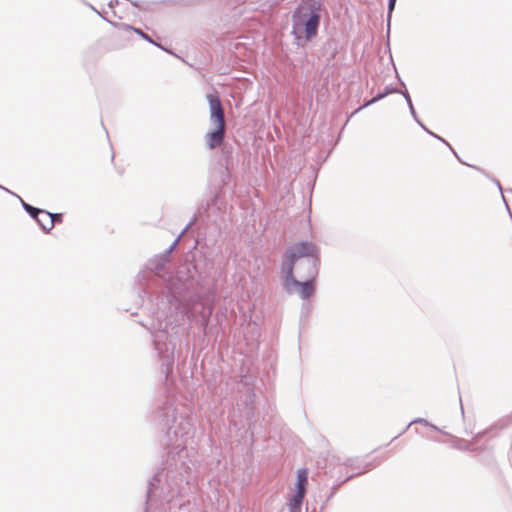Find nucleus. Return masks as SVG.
<instances>
[{
	"instance_id": "obj_38",
	"label": "nucleus",
	"mask_w": 512,
	"mask_h": 512,
	"mask_svg": "<svg viewBox=\"0 0 512 512\" xmlns=\"http://www.w3.org/2000/svg\"><path fill=\"white\" fill-rule=\"evenodd\" d=\"M178 509H179V512H188V510L184 504H180Z\"/></svg>"
},
{
	"instance_id": "obj_13",
	"label": "nucleus",
	"mask_w": 512,
	"mask_h": 512,
	"mask_svg": "<svg viewBox=\"0 0 512 512\" xmlns=\"http://www.w3.org/2000/svg\"><path fill=\"white\" fill-rule=\"evenodd\" d=\"M306 493L300 490H294L288 499V510H301Z\"/></svg>"
},
{
	"instance_id": "obj_31",
	"label": "nucleus",
	"mask_w": 512,
	"mask_h": 512,
	"mask_svg": "<svg viewBox=\"0 0 512 512\" xmlns=\"http://www.w3.org/2000/svg\"><path fill=\"white\" fill-rule=\"evenodd\" d=\"M416 123L418 124V126H419L423 131H425V132H426L427 134H429V135H432V132H433V131H431L427 126H425L421 120H418V122H416Z\"/></svg>"
},
{
	"instance_id": "obj_28",
	"label": "nucleus",
	"mask_w": 512,
	"mask_h": 512,
	"mask_svg": "<svg viewBox=\"0 0 512 512\" xmlns=\"http://www.w3.org/2000/svg\"><path fill=\"white\" fill-rule=\"evenodd\" d=\"M451 152H452V153H453V155L458 159V161H459L460 163H462V164H464V165H467V166H469V167H472L473 169H475V170H477V171L481 172L482 174H485V175H486L485 171H484L482 168L477 167V166H473V165H469V164H467L466 162H464V161L459 157V155L457 154V152H456L454 149H453V151H451Z\"/></svg>"
},
{
	"instance_id": "obj_44",
	"label": "nucleus",
	"mask_w": 512,
	"mask_h": 512,
	"mask_svg": "<svg viewBox=\"0 0 512 512\" xmlns=\"http://www.w3.org/2000/svg\"><path fill=\"white\" fill-rule=\"evenodd\" d=\"M460 405H461V412L462 414H464V408H463V405H462V401L460 400Z\"/></svg>"
},
{
	"instance_id": "obj_8",
	"label": "nucleus",
	"mask_w": 512,
	"mask_h": 512,
	"mask_svg": "<svg viewBox=\"0 0 512 512\" xmlns=\"http://www.w3.org/2000/svg\"><path fill=\"white\" fill-rule=\"evenodd\" d=\"M121 2H107L106 5H101L100 7H95L87 2V6L97 13L103 20L111 24L112 26L119 27L121 29V25L123 23H117L114 21V18L121 19L122 17L119 15V7Z\"/></svg>"
},
{
	"instance_id": "obj_16",
	"label": "nucleus",
	"mask_w": 512,
	"mask_h": 512,
	"mask_svg": "<svg viewBox=\"0 0 512 512\" xmlns=\"http://www.w3.org/2000/svg\"><path fill=\"white\" fill-rule=\"evenodd\" d=\"M362 472H356V473H352L350 475H348L347 477H345L344 479L338 481L336 484H334L330 490L327 492V494L325 495L327 497V500H331L335 494L338 492V490L340 489V487L342 485H344L346 482L350 481L351 479L357 477V476H360Z\"/></svg>"
},
{
	"instance_id": "obj_46",
	"label": "nucleus",
	"mask_w": 512,
	"mask_h": 512,
	"mask_svg": "<svg viewBox=\"0 0 512 512\" xmlns=\"http://www.w3.org/2000/svg\"><path fill=\"white\" fill-rule=\"evenodd\" d=\"M289 512H302L301 510H289Z\"/></svg>"
},
{
	"instance_id": "obj_25",
	"label": "nucleus",
	"mask_w": 512,
	"mask_h": 512,
	"mask_svg": "<svg viewBox=\"0 0 512 512\" xmlns=\"http://www.w3.org/2000/svg\"><path fill=\"white\" fill-rule=\"evenodd\" d=\"M377 102H378V101H377V99H376V97H375V96H374V97H372L371 99L365 100V101H364V103H363L360 107H358L356 110H354V111L350 114V116L348 117L347 121H348L351 117H353L355 114H357L359 111H361L362 109L367 108V107H369V106H371V105H373V104H375V103H377Z\"/></svg>"
},
{
	"instance_id": "obj_36",
	"label": "nucleus",
	"mask_w": 512,
	"mask_h": 512,
	"mask_svg": "<svg viewBox=\"0 0 512 512\" xmlns=\"http://www.w3.org/2000/svg\"><path fill=\"white\" fill-rule=\"evenodd\" d=\"M130 3H131L134 7L139 8V9L143 7V6H142V3H143V2L135 1V2H130Z\"/></svg>"
},
{
	"instance_id": "obj_5",
	"label": "nucleus",
	"mask_w": 512,
	"mask_h": 512,
	"mask_svg": "<svg viewBox=\"0 0 512 512\" xmlns=\"http://www.w3.org/2000/svg\"><path fill=\"white\" fill-rule=\"evenodd\" d=\"M308 253L309 251L301 245V241L295 242L286 248L280 264L282 287L296 279L295 269L297 270L298 261Z\"/></svg>"
},
{
	"instance_id": "obj_21",
	"label": "nucleus",
	"mask_w": 512,
	"mask_h": 512,
	"mask_svg": "<svg viewBox=\"0 0 512 512\" xmlns=\"http://www.w3.org/2000/svg\"><path fill=\"white\" fill-rule=\"evenodd\" d=\"M255 377L252 374L245 373L240 376L239 384L247 390L249 388H254Z\"/></svg>"
},
{
	"instance_id": "obj_19",
	"label": "nucleus",
	"mask_w": 512,
	"mask_h": 512,
	"mask_svg": "<svg viewBox=\"0 0 512 512\" xmlns=\"http://www.w3.org/2000/svg\"><path fill=\"white\" fill-rule=\"evenodd\" d=\"M413 424H421V425H424L425 427H429L435 431H438L444 435H448L447 432L443 431L442 429H440L438 426H436L435 424L429 422L427 419L425 418H422V417H417V418H414L413 420H411L407 425H406V429H409L411 425Z\"/></svg>"
},
{
	"instance_id": "obj_39",
	"label": "nucleus",
	"mask_w": 512,
	"mask_h": 512,
	"mask_svg": "<svg viewBox=\"0 0 512 512\" xmlns=\"http://www.w3.org/2000/svg\"><path fill=\"white\" fill-rule=\"evenodd\" d=\"M407 430H408V429H406V427H405V428H402V431H401L398 435H396V436L392 439V441H394L395 439H397L398 437H400L401 435H403Z\"/></svg>"
},
{
	"instance_id": "obj_26",
	"label": "nucleus",
	"mask_w": 512,
	"mask_h": 512,
	"mask_svg": "<svg viewBox=\"0 0 512 512\" xmlns=\"http://www.w3.org/2000/svg\"><path fill=\"white\" fill-rule=\"evenodd\" d=\"M311 310V304L309 301H304L301 305V317H308Z\"/></svg>"
},
{
	"instance_id": "obj_34",
	"label": "nucleus",
	"mask_w": 512,
	"mask_h": 512,
	"mask_svg": "<svg viewBox=\"0 0 512 512\" xmlns=\"http://www.w3.org/2000/svg\"><path fill=\"white\" fill-rule=\"evenodd\" d=\"M154 46L160 48L161 50L165 51V52H168V49L165 48L164 46H162L159 42H156L153 40V43H152Z\"/></svg>"
},
{
	"instance_id": "obj_3",
	"label": "nucleus",
	"mask_w": 512,
	"mask_h": 512,
	"mask_svg": "<svg viewBox=\"0 0 512 512\" xmlns=\"http://www.w3.org/2000/svg\"><path fill=\"white\" fill-rule=\"evenodd\" d=\"M322 2H300L292 13V35L295 43L303 47L318 34Z\"/></svg>"
},
{
	"instance_id": "obj_7",
	"label": "nucleus",
	"mask_w": 512,
	"mask_h": 512,
	"mask_svg": "<svg viewBox=\"0 0 512 512\" xmlns=\"http://www.w3.org/2000/svg\"><path fill=\"white\" fill-rule=\"evenodd\" d=\"M255 400L256 395L254 388H249L242 391L241 402L245 405V417L248 422V431L250 432L251 439H254L255 430Z\"/></svg>"
},
{
	"instance_id": "obj_9",
	"label": "nucleus",
	"mask_w": 512,
	"mask_h": 512,
	"mask_svg": "<svg viewBox=\"0 0 512 512\" xmlns=\"http://www.w3.org/2000/svg\"><path fill=\"white\" fill-rule=\"evenodd\" d=\"M207 101L210 109V119L214 125H226L222 103L218 94L209 93Z\"/></svg>"
},
{
	"instance_id": "obj_10",
	"label": "nucleus",
	"mask_w": 512,
	"mask_h": 512,
	"mask_svg": "<svg viewBox=\"0 0 512 512\" xmlns=\"http://www.w3.org/2000/svg\"><path fill=\"white\" fill-rule=\"evenodd\" d=\"M225 128L226 125H215V128L207 133L206 144L209 149L216 148L224 141Z\"/></svg>"
},
{
	"instance_id": "obj_41",
	"label": "nucleus",
	"mask_w": 512,
	"mask_h": 512,
	"mask_svg": "<svg viewBox=\"0 0 512 512\" xmlns=\"http://www.w3.org/2000/svg\"><path fill=\"white\" fill-rule=\"evenodd\" d=\"M493 181L498 186L499 190L502 192V186H501L500 182L497 179H493Z\"/></svg>"
},
{
	"instance_id": "obj_2",
	"label": "nucleus",
	"mask_w": 512,
	"mask_h": 512,
	"mask_svg": "<svg viewBox=\"0 0 512 512\" xmlns=\"http://www.w3.org/2000/svg\"><path fill=\"white\" fill-rule=\"evenodd\" d=\"M152 419L163 432L167 458L147 482L144 512H168L190 491L192 462L187 442L194 435L195 425L188 408L176 403H158Z\"/></svg>"
},
{
	"instance_id": "obj_33",
	"label": "nucleus",
	"mask_w": 512,
	"mask_h": 512,
	"mask_svg": "<svg viewBox=\"0 0 512 512\" xmlns=\"http://www.w3.org/2000/svg\"><path fill=\"white\" fill-rule=\"evenodd\" d=\"M431 136L434 137L435 139L439 140L442 143H446V140L443 137L439 136L438 134H436L434 132H432Z\"/></svg>"
},
{
	"instance_id": "obj_6",
	"label": "nucleus",
	"mask_w": 512,
	"mask_h": 512,
	"mask_svg": "<svg viewBox=\"0 0 512 512\" xmlns=\"http://www.w3.org/2000/svg\"><path fill=\"white\" fill-rule=\"evenodd\" d=\"M316 284L317 280H311V279H294L292 283L286 284V286H283V290L291 295L294 292H297L299 297L303 301H309L316 293Z\"/></svg>"
},
{
	"instance_id": "obj_24",
	"label": "nucleus",
	"mask_w": 512,
	"mask_h": 512,
	"mask_svg": "<svg viewBox=\"0 0 512 512\" xmlns=\"http://www.w3.org/2000/svg\"><path fill=\"white\" fill-rule=\"evenodd\" d=\"M396 3L397 2H388V7H387V18H386V26H387V35H389L390 33V27H391V18H392V13L395 9V6H396Z\"/></svg>"
},
{
	"instance_id": "obj_15",
	"label": "nucleus",
	"mask_w": 512,
	"mask_h": 512,
	"mask_svg": "<svg viewBox=\"0 0 512 512\" xmlns=\"http://www.w3.org/2000/svg\"><path fill=\"white\" fill-rule=\"evenodd\" d=\"M20 202H21V206L25 210V212L32 219H34L37 223H38V220H43L42 218H40V215L43 214L45 216V212H46L45 209L34 207L31 204L25 202L22 198H20Z\"/></svg>"
},
{
	"instance_id": "obj_30",
	"label": "nucleus",
	"mask_w": 512,
	"mask_h": 512,
	"mask_svg": "<svg viewBox=\"0 0 512 512\" xmlns=\"http://www.w3.org/2000/svg\"><path fill=\"white\" fill-rule=\"evenodd\" d=\"M397 93L401 94L404 97L406 103H408L409 101H412L411 96H410V94H409V92H408V90L406 88L405 89H399L398 88V92Z\"/></svg>"
},
{
	"instance_id": "obj_17",
	"label": "nucleus",
	"mask_w": 512,
	"mask_h": 512,
	"mask_svg": "<svg viewBox=\"0 0 512 512\" xmlns=\"http://www.w3.org/2000/svg\"><path fill=\"white\" fill-rule=\"evenodd\" d=\"M499 429L500 428L498 427L497 424H493L490 427L476 433L473 436V441L477 442L486 436H488L490 438L496 437L498 435Z\"/></svg>"
},
{
	"instance_id": "obj_4",
	"label": "nucleus",
	"mask_w": 512,
	"mask_h": 512,
	"mask_svg": "<svg viewBox=\"0 0 512 512\" xmlns=\"http://www.w3.org/2000/svg\"><path fill=\"white\" fill-rule=\"evenodd\" d=\"M309 253L306 254L297 264V273L301 279L317 280L321 267V249L312 241L301 240Z\"/></svg>"
},
{
	"instance_id": "obj_11",
	"label": "nucleus",
	"mask_w": 512,
	"mask_h": 512,
	"mask_svg": "<svg viewBox=\"0 0 512 512\" xmlns=\"http://www.w3.org/2000/svg\"><path fill=\"white\" fill-rule=\"evenodd\" d=\"M63 220V214L61 213H51L46 210L45 219L38 220V225L42 229L43 232L49 233L55 226L56 223H61Z\"/></svg>"
},
{
	"instance_id": "obj_1",
	"label": "nucleus",
	"mask_w": 512,
	"mask_h": 512,
	"mask_svg": "<svg viewBox=\"0 0 512 512\" xmlns=\"http://www.w3.org/2000/svg\"><path fill=\"white\" fill-rule=\"evenodd\" d=\"M177 241L178 238L162 254L150 259L135 279L140 303L146 299L156 314L151 326L140 324L150 331L166 381L173 372L176 345L184 334L182 324L199 319L206 333L217 293L215 286L206 288L201 284L202 268L196 261L181 265L174 273L165 270Z\"/></svg>"
},
{
	"instance_id": "obj_29",
	"label": "nucleus",
	"mask_w": 512,
	"mask_h": 512,
	"mask_svg": "<svg viewBox=\"0 0 512 512\" xmlns=\"http://www.w3.org/2000/svg\"><path fill=\"white\" fill-rule=\"evenodd\" d=\"M407 106H408V109H409L410 115L412 116V118L414 119V121H415V122H418V120H420V119L418 118V114H417V112H416V110H415V107H414V105H413V102H412V101H409V102L407 103Z\"/></svg>"
},
{
	"instance_id": "obj_37",
	"label": "nucleus",
	"mask_w": 512,
	"mask_h": 512,
	"mask_svg": "<svg viewBox=\"0 0 512 512\" xmlns=\"http://www.w3.org/2000/svg\"><path fill=\"white\" fill-rule=\"evenodd\" d=\"M502 199H503V201H504V203H505V206H506L507 211L509 212V215H510V216H511V218H512V213H511V211H510L509 205H508V203H507V201H506V199H505V197H504L503 195H502Z\"/></svg>"
},
{
	"instance_id": "obj_35",
	"label": "nucleus",
	"mask_w": 512,
	"mask_h": 512,
	"mask_svg": "<svg viewBox=\"0 0 512 512\" xmlns=\"http://www.w3.org/2000/svg\"><path fill=\"white\" fill-rule=\"evenodd\" d=\"M194 221H195V219H192V220H191V221H190V222L185 226V228L182 230V232L180 233V235H182L183 233H185V232L190 228V226H191V225H193Z\"/></svg>"
},
{
	"instance_id": "obj_42",
	"label": "nucleus",
	"mask_w": 512,
	"mask_h": 512,
	"mask_svg": "<svg viewBox=\"0 0 512 512\" xmlns=\"http://www.w3.org/2000/svg\"><path fill=\"white\" fill-rule=\"evenodd\" d=\"M444 144L450 149V151H453V147L450 145L448 141H446V143Z\"/></svg>"
},
{
	"instance_id": "obj_12",
	"label": "nucleus",
	"mask_w": 512,
	"mask_h": 512,
	"mask_svg": "<svg viewBox=\"0 0 512 512\" xmlns=\"http://www.w3.org/2000/svg\"><path fill=\"white\" fill-rule=\"evenodd\" d=\"M344 465L350 467L351 469L353 470H358V472H362L360 475L366 473V472H369L371 471L372 469H374L376 466L379 465V462L376 461V460H373V461H370V462H363V461H360L359 459H347L344 463Z\"/></svg>"
},
{
	"instance_id": "obj_47",
	"label": "nucleus",
	"mask_w": 512,
	"mask_h": 512,
	"mask_svg": "<svg viewBox=\"0 0 512 512\" xmlns=\"http://www.w3.org/2000/svg\"><path fill=\"white\" fill-rule=\"evenodd\" d=\"M507 192H510V193H512V188H510V189H507Z\"/></svg>"
},
{
	"instance_id": "obj_18",
	"label": "nucleus",
	"mask_w": 512,
	"mask_h": 512,
	"mask_svg": "<svg viewBox=\"0 0 512 512\" xmlns=\"http://www.w3.org/2000/svg\"><path fill=\"white\" fill-rule=\"evenodd\" d=\"M121 30L124 33H131L134 32L135 34L139 35L143 40L147 41L148 43H153V39L151 36L147 33H145L142 29L133 27L129 24H122Z\"/></svg>"
},
{
	"instance_id": "obj_27",
	"label": "nucleus",
	"mask_w": 512,
	"mask_h": 512,
	"mask_svg": "<svg viewBox=\"0 0 512 512\" xmlns=\"http://www.w3.org/2000/svg\"><path fill=\"white\" fill-rule=\"evenodd\" d=\"M451 152H452V153H453V155L458 159V161H459L460 163H462V164H464V165H467V166H469V167H472L473 169H475V170H477V171L481 172L482 174H485V175H486L485 171H484L482 168L477 167V166H473V165H469V164H467L466 162H464V161L459 157V155L457 154V152H456L454 149H453V151H451Z\"/></svg>"
},
{
	"instance_id": "obj_43",
	"label": "nucleus",
	"mask_w": 512,
	"mask_h": 512,
	"mask_svg": "<svg viewBox=\"0 0 512 512\" xmlns=\"http://www.w3.org/2000/svg\"><path fill=\"white\" fill-rule=\"evenodd\" d=\"M0 188H1V189H3V190H4V191H6V192H10V190H9V189H7V188L3 187L2 185H0Z\"/></svg>"
},
{
	"instance_id": "obj_23",
	"label": "nucleus",
	"mask_w": 512,
	"mask_h": 512,
	"mask_svg": "<svg viewBox=\"0 0 512 512\" xmlns=\"http://www.w3.org/2000/svg\"><path fill=\"white\" fill-rule=\"evenodd\" d=\"M396 92H398L397 87L392 86V85H387V86H385L383 91L377 93L375 95V97H376L377 101H380V100L384 99L385 97H387L388 95L396 93Z\"/></svg>"
},
{
	"instance_id": "obj_20",
	"label": "nucleus",
	"mask_w": 512,
	"mask_h": 512,
	"mask_svg": "<svg viewBox=\"0 0 512 512\" xmlns=\"http://www.w3.org/2000/svg\"><path fill=\"white\" fill-rule=\"evenodd\" d=\"M453 448L461 451H479L481 452L483 448H476L472 444L466 443L464 439H456V441L452 445Z\"/></svg>"
},
{
	"instance_id": "obj_14",
	"label": "nucleus",
	"mask_w": 512,
	"mask_h": 512,
	"mask_svg": "<svg viewBox=\"0 0 512 512\" xmlns=\"http://www.w3.org/2000/svg\"><path fill=\"white\" fill-rule=\"evenodd\" d=\"M294 490H300L307 493L308 486V469L307 468H299L296 472V482L294 484Z\"/></svg>"
},
{
	"instance_id": "obj_22",
	"label": "nucleus",
	"mask_w": 512,
	"mask_h": 512,
	"mask_svg": "<svg viewBox=\"0 0 512 512\" xmlns=\"http://www.w3.org/2000/svg\"><path fill=\"white\" fill-rule=\"evenodd\" d=\"M221 197L222 196H221L220 191L215 192L214 195L212 196V198L210 199V201L207 203L206 210H209L211 208H216L218 211H221V205H220Z\"/></svg>"
},
{
	"instance_id": "obj_32",
	"label": "nucleus",
	"mask_w": 512,
	"mask_h": 512,
	"mask_svg": "<svg viewBox=\"0 0 512 512\" xmlns=\"http://www.w3.org/2000/svg\"><path fill=\"white\" fill-rule=\"evenodd\" d=\"M329 501H330V500H327V497L325 496V498L322 500V502H321V504H320V507H319V509H320V511H321V512H322V511H324V510L326 509V507H327V505H328Z\"/></svg>"
},
{
	"instance_id": "obj_45",
	"label": "nucleus",
	"mask_w": 512,
	"mask_h": 512,
	"mask_svg": "<svg viewBox=\"0 0 512 512\" xmlns=\"http://www.w3.org/2000/svg\"><path fill=\"white\" fill-rule=\"evenodd\" d=\"M9 193L15 195V197H18L19 199L21 198L18 196V194L13 193L12 191H10Z\"/></svg>"
},
{
	"instance_id": "obj_40",
	"label": "nucleus",
	"mask_w": 512,
	"mask_h": 512,
	"mask_svg": "<svg viewBox=\"0 0 512 512\" xmlns=\"http://www.w3.org/2000/svg\"><path fill=\"white\" fill-rule=\"evenodd\" d=\"M397 78H398L400 85L405 88V86H406L405 82L400 78V76L398 74H397Z\"/></svg>"
}]
</instances>
